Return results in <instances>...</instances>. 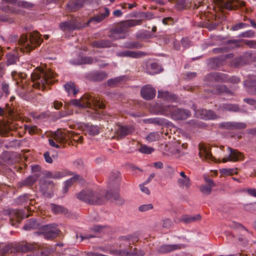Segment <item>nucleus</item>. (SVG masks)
<instances>
[{"instance_id": "obj_1", "label": "nucleus", "mask_w": 256, "mask_h": 256, "mask_svg": "<svg viewBox=\"0 0 256 256\" xmlns=\"http://www.w3.org/2000/svg\"><path fill=\"white\" fill-rule=\"evenodd\" d=\"M56 74L52 70L46 68L45 69L37 68L31 74V80L32 84L25 81L18 85L17 92L18 96L23 99L28 100L31 97V92L33 88L44 90L47 86L52 84L55 82Z\"/></svg>"}, {"instance_id": "obj_2", "label": "nucleus", "mask_w": 256, "mask_h": 256, "mask_svg": "<svg viewBox=\"0 0 256 256\" xmlns=\"http://www.w3.org/2000/svg\"><path fill=\"white\" fill-rule=\"evenodd\" d=\"M8 41L12 43L18 42L22 52H29L39 46L42 42V39L38 32L34 31L30 34L29 38L24 34H22L20 38L16 34L11 35L9 36Z\"/></svg>"}, {"instance_id": "obj_3", "label": "nucleus", "mask_w": 256, "mask_h": 256, "mask_svg": "<svg viewBox=\"0 0 256 256\" xmlns=\"http://www.w3.org/2000/svg\"><path fill=\"white\" fill-rule=\"evenodd\" d=\"M139 240L138 234L134 232L131 234L121 236L119 238V246L120 250L118 254L126 256H144L145 253L142 250H138L136 248L133 250L131 245L135 244Z\"/></svg>"}, {"instance_id": "obj_4", "label": "nucleus", "mask_w": 256, "mask_h": 256, "mask_svg": "<svg viewBox=\"0 0 256 256\" xmlns=\"http://www.w3.org/2000/svg\"><path fill=\"white\" fill-rule=\"evenodd\" d=\"M109 193L108 192L106 193L103 190L93 191L88 190L78 194L76 197L88 204L100 205L110 198Z\"/></svg>"}, {"instance_id": "obj_5", "label": "nucleus", "mask_w": 256, "mask_h": 256, "mask_svg": "<svg viewBox=\"0 0 256 256\" xmlns=\"http://www.w3.org/2000/svg\"><path fill=\"white\" fill-rule=\"evenodd\" d=\"M157 110L158 114L170 116L176 120L187 119L191 115L189 110L180 108L172 105L158 106Z\"/></svg>"}, {"instance_id": "obj_6", "label": "nucleus", "mask_w": 256, "mask_h": 256, "mask_svg": "<svg viewBox=\"0 0 256 256\" xmlns=\"http://www.w3.org/2000/svg\"><path fill=\"white\" fill-rule=\"evenodd\" d=\"M70 104L82 108H105L98 98H94L92 95L86 94L80 99H73L70 102Z\"/></svg>"}, {"instance_id": "obj_7", "label": "nucleus", "mask_w": 256, "mask_h": 256, "mask_svg": "<svg viewBox=\"0 0 256 256\" xmlns=\"http://www.w3.org/2000/svg\"><path fill=\"white\" fill-rule=\"evenodd\" d=\"M140 20H130L121 22L111 30L109 37L115 40L124 38L128 28L140 24Z\"/></svg>"}, {"instance_id": "obj_8", "label": "nucleus", "mask_w": 256, "mask_h": 256, "mask_svg": "<svg viewBox=\"0 0 256 256\" xmlns=\"http://www.w3.org/2000/svg\"><path fill=\"white\" fill-rule=\"evenodd\" d=\"M40 228L44 236L47 240H52L56 238L60 232V230L56 228V224L44 225Z\"/></svg>"}, {"instance_id": "obj_9", "label": "nucleus", "mask_w": 256, "mask_h": 256, "mask_svg": "<svg viewBox=\"0 0 256 256\" xmlns=\"http://www.w3.org/2000/svg\"><path fill=\"white\" fill-rule=\"evenodd\" d=\"M30 214H26L22 210H13L10 213V222L12 226H16L24 218H28Z\"/></svg>"}, {"instance_id": "obj_10", "label": "nucleus", "mask_w": 256, "mask_h": 256, "mask_svg": "<svg viewBox=\"0 0 256 256\" xmlns=\"http://www.w3.org/2000/svg\"><path fill=\"white\" fill-rule=\"evenodd\" d=\"M69 138L68 136L64 132L58 131L54 134V139L50 138L48 140L49 144L50 146L56 148H59L60 146L56 142L60 144H64L66 142L67 138Z\"/></svg>"}, {"instance_id": "obj_11", "label": "nucleus", "mask_w": 256, "mask_h": 256, "mask_svg": "<svg viewBox=\"0 0 256 256\" xmlns=\"http://www.w3.org/2000/svg\"><path fill=\"white\" fill-rule=\"evenodd\" d=\"M227 150L228 152H229V154L228 156H225L222 159V162H236L244 159L242 154L239 152L238 150L232 149L230 147H228Z\"/></svg>"}, {"instance_id": "obj_12", "label": "nucleus", "mask_w": 256, "mask_h": 256, "mask_svg": "<svg viewBox=\"0 0 256 256\" xmlns=\"http://www.w3.org/2000/svg\"><path fill=\"white\" fill-rule=\"evenodd\" d=\"M195 115L197 118L204 120H216L218 118L214 111L206 109H200L196 110Z\"/></svg>"}, {"instance_id": "obj_13", "label": "nucleus", "mask_w": 256, "mask_h": 256, "mask_svg": "<svg viewBox=\"0 0 256 256\" xmlns=\"http://www.w3.org/2000/svg\"><path fill=\"white\" fill-rule=\"evenodd\" d=\"M115 136L119 140L132 133L133 131V128L129 126L118 124L115 128Z\"/></svg>"}, {"instance_id": "obj_14", "label": "nucleus", "mask_w": 256, "mask_h": 256, "mask_svg": "<svg viewBox=\"0 0 256 256\" xmlns=\"http://www.w3.org/2000/svg\"><path fill=\"white\" fill-rule=\"evenodd\" d=\"M206 80L210 82H226L228 81V74L219 72H215L208 74Z\"/></svg>"}, {"instance_id": "obj_15", "label": "nucleus", "mask_w": 256, "mask_h": 256, "mask_svg": "<svg viewBox=\"0 0 256 256\" xmlns=\"http://www.w3.org/2000/svg\"><path fill=\"white\" fill-rule=\"evenodd\" d=\"M116 56L118 57H129L137 58L144 56L146 54L141 51L134 52L129 50L118 52L116 53Z\"/></svg>"}, {"instance_id": "obj_16", "label": "nucleus", "mask_w": 256, "mask_h": 256, "mask_svg": "<svg viewBox=\"0 0 256 256\" xmlns=\"http://www.w3.org/2000/svg\"><path fill=\"white\" fill-rule=\"evenodd\" d=\"M210 92L214 94H222L231 96H233L234 94V92L224 84H218L214 86L210 90Z\"/></svg>"}, {"instance_id": "obj_17", "label": "nucleus", "mask_w": 256, "mask_h": 256, "mask_svg": "<svg viewBox=\"0 0 256 256\" xmlns=\"http://www.w3.org/2000/svg\"><path fill=\"white\" fill-rule=\"evenodd\" d=\"M86 76L90 80L97 82L106 79L108 77V74L104 71H94L88 73Z\"/></svg>"}, {"instance_id": "obj_18", "label": "nucleus", "mask_w": 256, "mask_h": 256, "mask_svg": "<svg viewBox=\"0 0 256 256\" xmlns=\"http://www.w3.org/2000/svg\"><path fill=\"white\" fill-rule=\"evenodd\" d=\"M140 94L144 98L150 100L156 96V90L150 86L148 85L144 86L141 89Z\"/></svg>"}, {"instance_id": "obj_19", "label": "nucleus", "mask_w": 256, "mask_h": 256, "mask_svg": "<svg viewBox=\"0 0 256 256\" xmlns=\"http://www.w3.org/2000/svg\"><path fill=\"white\" fill-rule=\"evenodd\" d=\"M218 110L222 112L228 111L232 112H240L242 111L238 104L228 103L220 104L218 106Z\"/></svg>"}, {"instance_id": "obj_20", "label": "nucleus", "mask_w": 256, "mask_h": 256, "mask_svg": "<svg viewBox=\"0 0 256 256\" xmlns=\"http://www.w3.org/2000/svg\"><path fill=\"white\" fill-rule=\"evenodd\" d=\"M91 46L96 48H107L115 46V45L110 40L103 39L97 40H94L90 43Z\"/></svg>"}, {"instance_id": "obj_21", "label": "nucleus", "mask_w": 256, "mask_h": 256, "mask_svg": "<svg viewBox=\"0 0 256 256\" xmlns=\"http://www.w3.org/2000/svg\"><path fill=\"white\" fill-rule=\"evenodd\" d=\"M199 156L202 160L214 161L215 158L212 156L210 150L203 145L199 146Z\"/></svg>"}, {"instance_id": "obj_22", "label": "nucleus", "mask_w": 256, "mask_h": 256, "mask_svg": "<svg viewBox=\"0 0 256 256\" xmlns=\"http://www.w3.org/2000/svg\"><path fill=\"white\" fill-rule=\"evenodd\" d=\"M225 8L229 10H236L245 6V2L239 0H228L224 4Z\"/></svg>"}, {"instance_id": "obj_23", "label": "nucleus", "mask_w": 256, "mask_h": 256, "mask_svg": "<svg viewBox=\"0 0 256 256\" xmlns=\"http://www.w3.org/2000/svg\"><path fill=\"white\" fill-rule=\"evenodd\" d=\"M110 14L109 9L106 8L104 9V12H100L98 14L90 18L88 22V24H90V23L94 22L96 24L104 20L106 17H107Z\"/></svg>"}, {"instance_id": "obj_24", "label": "nucleus", "mask_w": 256, "mask_h": 256, "mask_svg": "<svg viewBox=\"0 0 256 256\" xmlns=\"http://www.w3.org/2000/svg\"><path fill=\"white\" fill-rule=\"evenodd\" d=\"M244 85L247 87V91L252 94L256 95V78L252 77L246 80Z\"/></svg>"}, {"instance_id": "obj_25", "label": "nucleus", "mask_w": 256, "mask_h": 256, "mask_svg": "<svg viewBox=\"0 0 256 256\" xmlns=\"http://www.w3.org/2000/svg\"><path fill=\"white\" fill-rule=\"evenodd\" d=\"M180 248V244H163L158 248L157 251L160 254H166Z\"/></svg>"}, {"instance_id": "obj_26", "label": "nucleus", "mask_w": 256, "mask_h": 256, "mask_svg": "<svg viewBox=\"0 0 256 256\" xmlns=\"http://www.w3.org/2000/svg\"><path fill=\"white\" fill-rule=\"evenodd\" d=\"M11 77L12 80L16 82V84L18 86L24 83L23 80L26 78V74L24 72L13 70L11 72Z\"/></svg>"}, {"instance_id": "obj_27", "label": "nucleus", "mask_w": 256, "mask_h": 256, "mask_svg": "<svg viewBox=\"0 0 256 256\" xmlns=\"http://www.w3.org/2000/svg\"><path fill=\"white\" fill-rule=\"evenodd\" d=\"M38 177V176L37 174L30 176L24 180L20 182H19V186L20 187L32 186L36 182Z\"/></svg>"}, {"instance_id": "obj_28", "label": "nucleus", "mask_w": 256, "mask_h": 256, "mask_svg": "<svg viewBox=\"0 0 256 256\" xmlns=\"http://www.w3.org/2000/svg\"><path fill=\"white\" fill-rule=\"evenodd\" d=\"M4 2L8 4H16L18 6L26 8H30L34 6V4L32 3L26 1H18V0H4Z\"/></svg>"}, {"instance_id": "obj_29", "label": "nucleus", "mask_w": 256, "mask_h": 256, "mask_svg": "<svg viewBox=\"0 0 256 256\" xmlns=\"http://www.w3.org/2000/svg\"><path fill=\"white\" fill-rule=\"evenodd\" d=\"M84 0H72L67 5L68 8L70 11H76L82 6Z\"/></svg>"}, {"instance_id": "obj_30", "label": "nucleus", "mask_w": 256, "mask_h": 256, "mask_svg": "<svg viewBox=\"0 0 256 256\" xmlns=\"http://www.w3.org/2000/svg\"><path fill=\"white\" fill-rule=\"evenodd\" d=\"M6 64L7 66L16 64L18 60V56L16 52H9L6 54Z\"/></svg>"}, {"instance_id": "obj_31", "label": "nucleus", "mask_w": 256, "mask_h": 256, "mask_svg": "<svg viewBox=\"0 0 256 256\" xmlns=\"http://www.w3.org/2000/svg\"><path fill=\"white\" fill-rule=\"evenodd\" d=\"M64 88L69 96L72 94L75 96L78 92V90L76 88L74 83L71 82L66 84Z\"/></svg>"}, {"instance_id": "obj_32", "label": "nucleus", "mask_w": 256, "mask_h": 256, "mask_svg": "<svg viewBox=\"0 0 256 256\" xmlns=\"http://www.w3.org/2000/svg\"><path fill=\"white\" fill-rule=\"evenodd\" d=\"M158 97L162 98L164 100L168 101H174L177 98L176 95L167 91L162 92L158 90Z\"/></svg>"}, {"instance_id": "obj_33", "label": "nucleus", "mask_w": 256, "mask_h": 256, "mask_svg": "<svg viewBox=\"0 0 256 256\" xmlns=\"http://www.w3.org/2000/svg\"><path fill=\"white\" fill-rule=\"evenodd\" d=\"M86 131L90 135L96 136L100 134V128L96 125L86 124L85 126Z\"/></svg>"}, {"instance_id": "obj_34", "label": "nucleus", "mask_w": 256, "mask_h": 256, "mask_svg": "<svg viewBox=\"0 0 256 256\" xmlns=\"http://www.w3.org/2000/svg\"><path fill=\"white\" fill-rule=\"evenodd\" d=\"M40 228V224L35 218L29 220L24 226V229L26 230H29L31 229H36Z\"/></svg>"}, {"instance_id": "obj_35", "label": "nucleus", "mask_w": 256, "mask_h": 256, "mask_svg": "<svg viewBox=\"0 0 256 256\" xmlns=\"http://www.w3.org/2000/svg\"><path fill=\"white\" fill-rule=\"evenodd\" d=\"M200 218L201 216L200 214H197L194 216L183 215L181 216V218L180 220L184 222L185 224H189L198 220Z\"/></svg>"}, {"instance_id": "obj_36", "label": "nucleus", "mask_w": 256, "mask_h": 256, "mask_svg": "<svg viewBox=\"0 0 256 256\" xmlns=\"http://www.w3.org/2000/svg\"><path fill=\"white\" fill-rule=\"evenodd\" d=\"M178 186L182 188H188L190 186V182L188 177L179 178L177 180Z\"/></svg>"}, {"instance_id": "obj_37", "label": "nucleus", "mask_w": 256, "mask_h": 256, "mask_svg": "<svg viewBox=\"0 0 256 256\" xmlns=\"http://www.w3.org/2000/svg\"><path fill=\"white\" fill-rule=\"evenodd\" d=\"M60 27L62 30L65 32L75 30L76 25L72 22H64L60 24Z\"/></svg>"}, {"instance_id": "obj_38", "label": "nucleus", "mask_w": 256, "mask_h": 256, "mask_svg": "<svg viewBox=\"0 0 256 256\" xmlns=\"http://www.w3.org/2000/svg\"><path fill=\"white\" fill-rule=\"evenodd\" d=\"M109 193V197L110 198H108V200H110L111 198H113L114 200V202L116 204L118 205H122L124 202V199L122 198L118 194V193H112V192L108 191Z\"/></svg>"}, {"instance_id": "obj_39", "label": "nucleus", "mask_w": 256, "mask_h": 256, "mask_svg": "<svg viewBox=\"0 0 256 256\" xmlns=\"http://www.w3.org/2000/svg\"><path fill=\"white\" fill-rule=\"evenodd\" d=\"M80 176L78 175H74L73 177L66 180L64 182V192H67L69 188L77 180L80 179Z\"/></svg>"}, {"instance_id": "obj_40", "label": "nucleus", "mask_w": 256, "mask_h": 256, "mask_svg": "<svg viewBox=\"0 0 256 256\" xmlns=\"http://www.w3.org/2000/svg\"><path fill=\"white\" fill-rule=\"evenodd\" d=\"M109 180L110 183H114L118 184L120 180V173L118 172H114L110 173Z\"/></svg>"}, {"instance_id": "obj_41", "label": "nucleus", "mask_w": 256, "mask_h": 256, "mask_svg": "<svg viewBox=\"0 0 256 256\" xmlns=\"http://www.w3.org/2000/svg\"><path fill=\"white\" fill-rule=\"evenodd\" d=\"M52 210L54 213L56 214L66 213L68 212L64 207L54 204H52Z\"/></svg>"}, {"instance_id": "obj_42", "label": "nucleus", "mask_w": 256, "mask_h": 256, "mask_svg": "<svg viewBox=\"0 0 256 256\" xmlns=\"http://www.w3.org/2000/svg\"><path fill=\"white\" fill-rule=\"evenodd\" d=\"M144 122L148 124H154L161 126L164 124V120L160 118H150L144 120Z\"/></svg>"}, {"instance_id": "obj_43", "label": "nucleus", "mask_w": 256, "mask_h": 256, "mask_svg": "<svg viewBox=\"0 0 256 256\" xmlns=\"http://www.w3.org/2000/svg\"><path fill=\"white\" fill-rule=\"evenodd\" d=\"M160 138V134L158 132H154L150 133L147 136L146 139L149 142H153L159 140Z\"/></svg>"}, {"instance_id": "obj_44", "label": "nucleus", "mask_w": 256, "mask_h": 256, "mask_svg": "<svg viewBox=\"0 0 256 256\" xmlns=\"http://www.w3.org/2000/svg\"><path fill=\"white\" fill-rule=\"evenodd\" d=\"M176 8L178 10H181L188 6V0H176Z\"/></svg>"}, {"instance_id": "obj_45", "label": "nucleus", "mask_w": 256, "mask_h": 256, "mask_svg": "<svg viewBox=\"0 0 256 256\" xmlns=\"http://www.w3.org/2000/svg\"><path fill=\"white\" fill-rule=\"evenodd\" d=\"M242 57L244 60V62H245V64H248L254 60V54H253L251 52H245L242 55Z\"/></svg>"}, {"instance_id": "obj_46", "label": "nucleus", "mask_w": 256, "mask_h": 256, "mask_svg": "<svg viewBox=\"0 0 256 256\" xmlns=\"http://www.w3.org/2000/svg\"><path fill=\"white\" fill-rule=\"evenodd\" d=\"M1 90L3 94V96L7 98L10 94V86L9 84L5 82H2L1 84Z\"/></svg>"}, {"instance_id": "obj_47", "label": "nucleus", "mask_w": 256, "mask_h": 256, "mask_svg": "<svg viewBox=\"0 0 256 256\" xmlns=\"http://www.w3.org/2000/svg\"><path fill=\"white\" fill-rule=\"evenodd\" d=\"M150 68L152 70L150 74H154L160 72L162 69L161 66L156 62H153L150 64Z\"/></svg>"}, {"instance_id": "obj_48", "label": "nucleus", "mask_w": 256, "mask_h": 256, "mask_svg": "<svg viewBox=\"0 0 256 256\" xmlns=\"http://www.w3.org/2000/svg\"><path fill=\"white\" fill-rule=\"evenodd\" d=\"M138 150L141 153L145 154H150L154 151V149L152 148L149 147L146 144H141Z\"/></svg>"}, {"instance_id": "obj_49", "label": "nucleus", "mask_w": 256, "mask_h": 256, "mask_svg": "<svg viewBox=\"0 0 256 256\" xmlns=\"http://www.w3.org/2000/svg\"><path fill=\"white\" fill-rule=\"evenodd\" d=\"M232 64L236 67L241 66L245 64L242 56L235 58L232 60Z\"/></svg>"}, {"instance_id": "obj_50", "label": "nucleus", "mask_w": 256, "mask_h": 256, "mask_svg": "<svg viewBox=\"0 0 256 256\" xmlns=\"http://www.w3.org/2000/svg\"><path fill=\"white\" fill-rule=\"evenodd\" d=\"M124 76H119L114 78H111L108 80L107 84L110 86H114L118 82L122 81L124 80Z\"/></svg>"}, {"instance_id": "obj_51", "label": "nucleus", "mask_w": 256, "mask_h": 256, "mask_svg": "<svg viewBox=\"0 0 256 256\" xmlns=\"http://www.w3.org/2000/svg\"><path fill=\"white\" fill-rule=\"evenodd\" d=\"M238 172V170L236 168H222L220 170V173L224 176L228 175H232L234 174H236Z\"/></svg>"}, {"instance_id": "obj_52", "label": "nucleus", "mask_w": 256, "mask_h": 256, "mask_svg": "<svg viewBox=\"0 0 256 256\" xmlns=\"http://www.w3.org/2000/svg\"><path fill=\"white\" fill-rule=\"evenodd\" d=\"M24 129L30 134H33L38 132V128L36 126L24 125Z\"/></svg>"}, {"instance_id": "obj_53", "label": "nucleus", "mask_w": 256, "mask_h": 256, "mask_svg": "<svg viewBox=\"0 0 256 256\" xmlns=\"http://www.w3.org/2000/svg\"><path fill=\"white\" fill-rule=\"evenodd\" d=\"M250 26L249 24L244 22H239L234 25L232 28V30H238L240 29L248 28Z\"/></svg>"}, {"instance_id": "obj_54", "label": "nucleus", "mask_w": 256, "mask_h": 256, "mask_svg": "<svg viewBox=\"0 0 256 256\" xmlns=\"http://www.w3.org/2000/svg\"><path fill=\"white\" fill-rule=\"evenodd\" d=\"M244 122H232V130H242L246 128Z\"/></svg>"}, {"instance_id": "obj_55", "label": "nucleus", "mask_w": 256, "mask_h": 256, "mask_svg": "<svg viewBox=\"0 0 256 256\" xmlns=\"http://www.w3.org/2000/svg\"><path fill=\"white\" fill-rule=\"evenodd\" d=\"M29 199V194H24L22 196H20L16 200V202L18 204H22L23 203L26 202Z\"/></svg>"}, {"instance_id": "obj_56", "label": "nucleus", "mask_w": 256, "mask_h": 256, "mask_svg": "<svg viewBox=\"0 0 256 256\" xmlns=\"http://www.w3.org/2000/svg\"><path fill=\"white\" fill-rule=\"evenodd\" d=\"M153 208V205L152 204H144L140 205L138 207V210L142 212H144Z\"/></svg>"}, {"instance_id": "obj_57", "label": "nucleus", "mask_w": 256, "mask_h": 256, "mask_svg": "<svg viewBox=\"0 0 256 256\" xmlns=\"http://www.w3.org/2000/svg\"><path fill=\"white\" fill-rule=\"evenodd\" d=\"M212 186L208 185H203L200 187V190L204 194H209L212 192Z\"/></svg>"}, {"instance_id": "obj_58", "label": "nucleus", "mask_w": 256, "mask_h": 256, "mask_svg": "<svg viewBox=\"0 0 256 256\" xmlns=\"http://www.w3.org/2000/svg\"><path fill=\"white\" fill-rule=\"evenodd\" d=\"M125 46L128 48H140L142 45L138 42H132L126 44Z\"/></svg>"}, {"instance_id": "obj_59", "label": "nucleus", "mask_w": 256, "mask_h": 256, "mask_svg": "<svg viewBox=\"0 0 256 256\" xmlns=\"http://www.w3.org/2000/svg\"><path fill=\"white\" fill-rule=\"evenodd\" d=\"M35 247L34 245L30 244H26L22 246V250L24 252H27L34 250Z\"/></svg>"}, {"instance_id": "obj_60", "label": "nucleus", "mask_w": 256, "mask_h": 256, "mask_svg": "<svg viewBox=\"0 0 256 256\" xmlns=\"http://www.w3.org/2000/svg\"><path fill=\"white\" fill-rule=\"evenodd\" d=\"M222 128L226 130H232V122H224L220 124Z\"/></svg>"}, {"instance_id": "obj_61", "label": "nucleus", "mask_w": 256, "mask_h": 256, "mask_svg": "<svg viewBox=\"0 0 256 256\" xmlns=\"http://www.w3.org/2000/svg\"><path fill=\"white\" fill-rule=\"evenodd\" d=\"M181 43L184 48H188L191 45V42L188 38H182L181 40Z\"/></svg>"}, {"instance_id": "obj_62", "label": "nucleus", "mask_w": 256, "mask_h": 256, "mask_svg": "<svg viewBox=\"0 0 256 256\" xmlns=\"http://www.w3.org/2000/svg\"><path fill=\"white\" fill-rule=\"evenodd\" d=\"M172 226V221L169 218H165L163 220L162 226L166 228H170Z\"/></svg>"}, {"instance_id": "obj_63", "label": "nucleus", "mask_w": 256, "mask_h": 256, "mask_svg": "<svg viewBox=\"0 0 256 256\" xmlns=\"http://www.w3.org/2000/svg\"><path fill=\"white\" fill-rule=\"evenodd\" d=\"M66 176V174L64 172H54L53 178L60 179Z\"/></svg>"}, {"instance_id": "obj_64", "label": "nucleus", "mask_w": 256, "mask_h": 256, "mask_svg": "<svg viewBox=\"0 0 256 256\" xmlns=\"http://www.w3.org/2000/svg\"><path fill=\"white\" fill-rule=\"evenodd\" d=\"M254 32L252 30H248L245 32H242L240 34V37L242 38H250L254 36Z\"/></svg>"}]
</instances>
